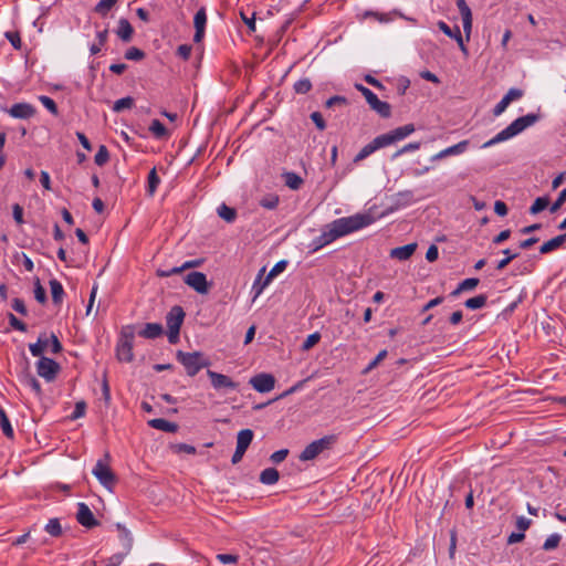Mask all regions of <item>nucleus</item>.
<instances>
[{"mask_svg":"<svg viewBox=\"0 0 566 566\" xmlns=\"http://www.w3.org/2000/svg\"><path fill=\"white\" fill-rule=\"evenodd\" d=\"M39 360L35 364L36 373L45 381L51 382L55 380L61 370L60 365L52 358L45 356H38Z\"/></svg>","mask_w":566,"mask_h":566,"instance_id":"obj_8","label":"nucleus"},{"mask_svg":"<svg viewBox=\"0 0 566 566\" xmlns=\"http://www.w3.org/2000/svg\"><path fill=\"white\" fill-rule=\"evenodd\" d=\"M287 265L286 261H279L269 272V274L264 277V284H270L271 281L281 272L285 270Z\"/></svg>","mask_w":566,"mask_h":566,"instance_id":"obj_41","label":"nucleus"},{"mask_svg":"<svg viewBox=\"0 0 566 566\" xmlns=\"http://www.w3.org/2000/svg\"><path fill=\"white\" fill-rule=\"evenodd\" d=\"M373 222V217L367 213H357L349 217L338 218L322 229L321 237L326 245L338 238L358 231Z\"/></svg>","mask_w":566,"mask_h":566,"instance_id":"obj_1","label":"nucleus"},{"mask_svg":"<svg viewBox=\"0 0 566 566\" xmlns=\"http://www.w3.org/2000/svg\"><path fill=\"white\" fill-rule=\"evenodd\" d=\"M163 334V326L159 323H147L142 331L139 336L148 339H154Z\"/></svg>","mask_w":566,"mask_h":566,"instance_id":"obj_25","label":"nucleus"},{"mask_svg":"<svg viewBox=\"0 0 566 566\" xmlns=\"http://www.w3.org/2000/svg\"><path fill=\"white\" fill-rule=\"evenodd\" d=\"M250 385L259 392H269L274 388L275 378L271 374H258L250 379Z\"/></svg>","mask_w":566,"mask_h":566,"instance_id":"obj_14","label":"nucleus"},{"mask_svg":"<svg viewBox=\"0 0 566 566\" xmlns=\"http://www.w3.org/2000/svg\"><path fill=\"white\" fill-rule=\"evenodd\" d=\"M117 530L120 532V541L123 542V546L125 552L128 553L133 546V537L130 532L122 524H116Z\"/></svg>","mask_w":566,"mask_h":566,"instance_id":"obj_33","label":"nucleus"},{"mask_svg":"<svg viewBox=\"0 0 566 566\" xmlns=\"http://www.w3.org/2000/svg\"><path fill=\"white\" fill-rule=\"evenodd\" d=\"M264 272H265V268H262L259 271V274L252 285V292L254 293V298L259 297L262 294V292L264 291V289L269 285V284H264V279H263Z\"/></svg>","mask_w":566,"mask_h":566,"instance_id":"obj_34","label":"nucleus"},{"mask_svg":"<svg viewBox=\"0 0 566 566\" xmlns=\"http://www.w3.org/2000/svg\"><path fill=\"white\" fill-rule=\"evenodd\" d=\"M4 36L15 50H21L22 40L18 31H7Z\"/></svg>","mask_w":566,"mask_h":566,"instance_id":"obj_46","label":"nucleus"},{"mask_svg":"<svg viewBox=\"0 0 566 566\" xmlns=\"http://www.w3.org/2000/svg\"><path fill=\"white\" fill-rule=\"evenodd\" d=\"M384 147H386V146L382 142L381 136L379 135L376 138H374L369 144L365 145L358 151V154L354 158V161L355 163L361 161L365 158H367L368 156H370L373 153H375L376 150L384 148Z\"/></svg>","mask_w":566,"mask_h":566,"instance_id":"obj_19","label":"nucleus"},{"mask_svg":"<svg viewBox=\"0 0 566 566\" xmlns=\"http://www.w3.org/2000/svg\"><path fill=\"white\" fill-rule=\"evenodd\" d=\"M36 109L29 103H17L13 104L9 109L8 114L13 118L28 119L34 116Z\"/></svg>","mask_w":566,"mask_h":566,"instance_id":"obj_16","label":"nucleus"},{"mask_svg":"<svg viewBox=\"0 0 566 566\" xmlns=\"http://www.w3.org/2000/svg\"><path fill=\"white\" fill-rule=\"evenodd\" d=\"M10 326L20 332H27V325L18 319L12 313L8 315Z\"/></svg>","mask_w":566,"mask_h":566,"instance_id":"obj_59","label":"nucleus"},{"mask_svg":"<svg viewBox=\"0 0 566 566\" xmlns=\"http://www.w3.org/2000/svg\"><path fill=\"white\" fill-rule=\"evenodd\" d=\"M549 200L547 197H538L530 208L532 214H536L547 208Z\"/></svg>","mask_w":566,"mask_h":566,"instance_id":"obj_43","label":"nucleus"},{"mask_svg":"<svg viewBox=\"0 0 566 566\" xmlns=\"http://www.w3.org/2000/svg\"><path fill=\"white\" fill-rule=\"evenodd\" d=\"M502 253L505 255L504 259L500 260L496 264L497 270H503L506 268L511 261L516 259L518 256V253H513L510 249H505L502 251Z\"/></svg>","mask_w":566,"mask_h":566,"instance_id":"obj_47","label":"nucleus"},{"mask_svg":"<svg viewBox=\"0 0 566 566\" xmlns=\"http://www.w3.org/2000/svg\"><path fill=\"white\" fill-rule=\"evenodd\" d=\"M144 57H145L144 51H142L140 49H138L136 46H132L125 52V59H127L129 61H140Z\"/></svg>","mask_w":566,"mask_h":566,"instance_id":"obj_48","label":"nucleus"},{"mask_svg":"<svg viewBox=\"0 0 566 566\" xmlns=\"http://www.w3.org/2000/svg\"><path fill=\"white\" fill-rule=\"evenodd\" d=\"M118 0H101L94 8V11L103 17L107 15L111 9Z\"/></svg>","mask_w":566,"mask_h":566,"instance_id":"obj_40","label":"nucleus"},{"mask_svg":"<svg viewBox=\"0 0 566 566\" xmlns=\"http://www.w3.org/2000/svg\"><path fill=\"white\" fill-rule=\"evenodd\" d=\"M51 295L54 304H61L64 296V289L62 284L56 280H50Z\"/></svg>","mask_w":566,"mask_h":566,"instance_id":"obj_29","label":"nucleus"},{"mask_svg":"<svg viewBox=\"0 0 566 566\" xmlns=\"http://www.w3.org/2000/svg\"><path fill=\"white\" fill-rule=\"evenodd\" d=\"M45 531L54 536L57 537L62 534V527L57 518H51L48 524L45 525Z\"/></svg>","mask_w":566,"mask_h":566,"instance_id":"obj_45","label":"nucleus"},{"mask_svg":"<svg viewBox=\"0 0 566 566\" xmlns=\"http://www.w3.org/2000/svg\"><path fill=\"white\" fill-rule=\"evenodd\" d=\"M480 280L476 279V277H469V279H465L463 280L459 285L458 287L451 292V295L452 296H457L459 295L461 292H464V291H472L474 290L478 284H479Z\"/></svg>","mask_w":566,"mask_h":566,"instance_id":"obj_31","label":"nucleus"},{"mask_svg":"<svg viewBox=\"0 0 566 566\" xmlns=\"http://www.w3.org/2000/svg\"><path fill=\"white\" fill-rule=\"evenodd\" d=\"M117 36L124 42H129L134 34V29L127 19H119L118 28L116 30Z\"/></svg>","mask_w":566,"mask_h":566,"instance_id":"obj_23","label":"nucleus"},{"mask_svg":"<svg viewBox=\"0 0 566 566\" xmlns=\"http://www.w3.org/2000/svg\"><path fill=\"white\" fill-rule=\"evenodd\" d=\"M39 101L51 114L57 115V106L51 97L41 95L39 96Z\"/></svg>","mask_w":566,"mask_h":566,"instance_id":"obj_50","label":"nucleus"},{"mask_svg":"<svg viewBox=\"0 0 566 566\" xmlns=\"http://www.w3.org/2000/svg\"><path fill=\"white\" fill-rule=\"evenodd\" d=\"M133 339H134V335L133 334H125L120 338V340H119V343L117 345V348H116L117 358L120 361L129 363V361L133 360V358H134V355H133Z\"/></svg>","mask_w":566,"mask_h":566,"instance_id":"obj_13","label":"nucleus"},{"mask_svg":"<svg viewBox=\"0 0 566 566\" xmlns=\"http://www.w3.org/2000/svg\"><path fill=\"white\" fill-rule=\"evenodd\" d=\"M319 339H321V335L317 332L308 335L306 337V339L304 340V343L302 344V349L303 350L311 349L313 346H315L319 342Z\"/></svg>","mask_w":566,"mask_h":566,"instance_id":"obj_54","label":"nucleus"},{"mask_svg":"<svg viewBox=\"0 0 566 566\" xmlns=\"http://www.w3.org/2000/svg\"><path fill=\"white\" fill-rule=\"evenodd\" d=\"M185 283L193 289L199 294H207L209 292V283L207 276L202 272H190L185 276Z\"/></svg>","mask_w":566,"mask_h":566,"instance_id":"obj_11","label":"nucleus"},{"mask_svg":"<svg viewBox=\"0 0 566 566\" xmlns=\"http://www.w3.org/2000/svg\"><path fill=\"white\" fill-rule=\"evenodd\" d=\"M34 297L41 304L45 303L46 301V292L39 282L36 283L34 289Z\"/></svg>","mask_w":566,"mask_h":566,"instance_id":"obj_63","label":"nucleus"},{"mask_svg":"<svg viewBox=\"0 0 566 566\" xmlns=\"http://www.w3.org/2000/svg\"><path fill=\"white\" fill-rule=\"evenodd\" d=\"M538 119H539V115L533 114V113L514 119L507 127L502 129L490 140L485 142L482 145V148H489L493 145H496L499 143H502V142H505V140H509V139L515 137L516 135H518L526 128H528L532 125H534L535 123H537Z\"/></svg>","mask_w":566,"mask_h":566,"instance_id":"obj_2","label":"nucleus"},{"mask_svg":"<svg viewBox=\"0 0 566 566\" xmlns=\"http://www.w3.org/2000/svg\"><path fill=\"white\" fill-rule=\"evenodd\" d=\"M311 119L319 130H324L326 128L325 120L319 112H313L311 114Z\"/></svg>","mask_w":566,"mask_h":566,"instance_id":"obj_62","label":"nucleus"},{"mask_svg":"<svg viewBox=\"0 0 566 566\" xmlns=\"http://www.w3.org/2000/svg\"><path fill=\"white\" fill-rule=\"evenodd\" d=\"M488 297L484 294L476 295L474 297L468 298L464 305L470 310H479L482 308L486 304Z\"/></svg>","mask_w":566,"mask_h":566,"instance_id":"obj_37","label":"nucleus"},{"mask_svg":"<svg viewBox=\"0 0 566 566\" xmlns=\"http://www.w3.org/2000/svg\"><path fill=\"white\" fill-rule=\"evenodd\" d=\"M287 454H289L287 449H281V450H277L274 453H272L270 459L273 463L277 464V463H281L282 461H284L285 458L287 457Z\"/></svg>","mask_w":566,"mask_h":566,"instance_id":"obj_61","label":"nucleus"},{"mask_svg":"<svg viewBox=\"0 0 566 566\" xmlns=\"http://www.w3.org/2000/svg\"><path fill=\"white\" fill-rule=\"evenodd\" d=\"M457 7L460 11L463 24V31L467 40H470L472 32V12L465 0H455Z\"/></svg>","mask_w":566,"mask_h":566,"instance_id":"obj_15","label":"nucleus"},{"mask_svg":"<svg viewBox=\"0 0 566 566\" xmlns=\"http://www.w3.org/2000/svg\"><path fill=\"white\" fill-rule=\"evenodd\" d=\"M524 95V92L520 88L512 87L507 91V93L503 96L507 99V102L512 103L514 101H517L522 98Z\"/></svg>","mask_w":566,"mask_h":566,"instance_id":"obj_57","label":"nucleus"},{"mask_svg":"<svg viewBox=\"0 0 566 566\" xmlns=\"http://www.w3.org/2000/svg\"><path fill=\"white\" fill-rule=\"evenodd\" d=\"M134 106V98L130 96H126L117 99L113 105V111L116 113H120L124 109H130Z\"/></svg>","mask_w":566,"mask_h":566,"instance_id":"obj_39","label":"nucleus"},{"mask_svg":"<svg viewBox=\"0 0 566 566\" xmlns=\"http://www.w3.org/2000/svg\"><path fill=\"white\" fill-rule=\"evenodd\" d=\"M206 23H207L206 9L201 8L196 12L195 18H193V24H195V29H196V32L193 35L195 42H200L202 40V38L205 35Z\"/></svg>","mask_w":566,"mask_h":566,"instance_id":"obj_20","label":"nucleus"},{"mask_svg":"<svg viewBox=\"0 0 566 566\" xmlns=\"http://www.w3.org/2000/svg\"><path fill=\"white\" fill-rule=\"evenodd\" d=\"M280 198L277 195L269 193L260 199V206L268 210H273L277 207Z\"/></svg>","mask_w":566,"mask_h":566,"instance_id":"obj_38","label":"nucleus"},{"mask_svg":"<svg viewBox=\"0 0 566 566\" xmlns=\"http://www.w3.org/2000/svg\"><path fill=\"white\" fill-rule=\"evenodd\" d=\"M355 87L364 95L371 109L381 117L387 118L391 115V107L387 102L380 101L374 92L361 84H355Z\"/></svg>","mask_w":566,"mask_h":566,"instance_id":"obj_7","label":"nucleus"},{"mask_svg":"<svg viewBox=\"0 0 566 566\" xmlns=\"http://www.w3.org/2000/svg\"><path fill=\"white\" fill-rule=\"evenodd\" d=\"M126 554L127 553L125 552L112 555L109 558L106 559L105 566H119L123 563Z\"/></svg>","mask_w":566,"mask_h":566,"instance_id":"obj_58","label":"nucleus"},{"mask_svg":"<svg viewBox=\"0 0 566 566\" xmlns=\"http://www.w3.org/2000/svg\"><path fill=\"white\" fill-rule=\"evenodd\" d=\"M86 410V403L84 401H77L75 403V408L71 415L72 420H76L78 418H82L85 415Z\"/></svg>","mask_w":566,"mask_h":566,"instance_id":"obj_55","label":"nucleus"},{"mask_svg":"<svg viewBox=\"0 0 566 566\" xmlns=\"http://www.w3.org/2000/svg\"><path fill=\"white\" fill-rule=\"evenodd\" d=\"M439 29L449 38L454 39L460 48V50L468 55V49L464 44L460 28L455 25L453 29L450 28L446 22L439 21L438 22Z\"/></svg>","mask_w":566,"mask_h":566,"instance_id":"obj_18","label":"nucleus"},{"mask_svg":"<svg viewBox=\"0 0 566 566\" xmlns=\"http://www.w3.org/2000/svg\"><path fill=\"white\" fill-rule=\"evenodd\" d=\"M253 436L251 429L240 430L237 436V447L247 451L253 440Z\"/></svg>","mask_w":566,"mask_h":566,"instance_id":"obj_27","label":"nucleus"},{"mask_svg":"<svg viewBox=\"0 0 566 566\" xmlns=\"http://www.w3.org/2000/svg\"><path fill=\"white\" fill-rule=\"evenodd\" d=\"M109 159V153L105 145H101L98 147L97 153L95 154L94 161L97 166H104Z\"/></svg>","mask_w":566,"mask_h":566,"instance_id":"obj_42","label":"nucleus"},{"mask_svg":"<svg viewBox=\"0 0 566 566\" xmlns=\"http://www.w3.org/2000/svg\"><path fill=\"white\" fill-rule=\"evenodd\" d=\"M419 148H420V143H418V142L409 143V144L405 145L402 148H400L399 150H397L394 154L392 158H397L405 153L418 150Z\"/></svg>","mask_w":566,"mask_h":566,"instance_id":"obj_56","label":"nucleus"},{"mask_svg":"<svg viewBox=\"0 0 566 566\" xmlns=\"http://www.w3.org/2000/svg\"><path fill=\"white\" fill-rule=\"evenodd\" d=\"M279 471L274 468L264 469L260 474V481L263 484L272 485L279 481Z\"/></svg>","mask_w":566,"mask_h":566,"instance_id":"obj_30","label":"nucleus"},{"mask_svg":"<svg viewBox=\"0 0 566 566\" xmlns=\"http://www.w3.org/2000/svg\"><path fill=\"white\" fill-rule=\"evenodd\" d=\"M218 216L227 222H233L237 218L235 209L221 203L217 209Z\"/></svg>","mask_w":566,"mask_h":566,"instance_id":"obj_32","label":"nucleus"},{"mask_svg":"<svg viewBox=\"0 0 566 566\" xmlns=\"http://www.w3.org/2000/svg\"><path fill=\"white\" fill-rule=\"evenodd\" d=\"M171 450L175 453H187V454H195L197 451L193 446L187 444V443H175L171 446Z\"/></svg>","mask_w":566,"mask_h":566,"instance_id":"obj_49","label":"nucleus"},{"mask_svg":"<svg viewBox=\"0 0 566 566\" xmlns=\"http://www.w3.org/2000/svg\"><path fill=\"white\" fill-rule=\"evenodd\" d=\"M413 124H407L405 126H400L395 128L394 130L380 135L385 146H389L395 144L396 142L402 140L415 132Z\"/></svg>","mask_w":566,"mask_h":566,"instance_id":"obj_12","label":"nucleus"},{"mask_svg":"<svg viewBox=\"0 0 566 566\" xmlns=\"http://www.w3.org/2000/svg\"><path fill=\"white\" fill-rule=\"evenodd\" d=\"M96 479L106 488H111L115 482V475L109 465L104 460H98L92 471Z\"/></svg>","mask_w":566,"mask_h":566,"instance_id":"obj_9","label":"nucleus"},{"mask_svg":"<svg viewBox=\"0 0 566 566\" xmlns=\"http://www.w3.org/2000/svg\"><path fill=\"white\" fill-rule=\"evenodd\" d=\"M282 179L284 180L285 186L291 190H298L304 184L303 178L293 171H284L282 174Z\"/></svg>","mask_w":566,"mask_h":566,"instance_id":"obj_24","label":"nucleus"},{"mask_svg":"<svg viewBox=\"0 0 566 566\" xmlns=\"http://www.w3.org/2000/svg\"><path fill=\"white\" fill-rule=\"evenodd\" d=\"M149 130L156 138H164L168 134L166 126L159 119L151 120Z\"/></svg>","mask_w":566,"mask_h":566,"instance_id":"obj_35","label":"nucleus"},{"mask_svg":"<svg viewBox=\"0 0 566 566\" xmlns=\"http://www.w3.org/2000/svg\"><path fill=\"white\" fill-rule=\"evenodd\" d=\"M148 426L161 430L165 432H175L177 430V424L174 422H170L163 418H156L148 421Z\"/></svg>","mask_w":566,"mask_h":566,"instance_id":"obj_26","label":"nucleus"},{"mask_svg":"<svg viewBox=\"0 0 566 566\" xmlns=\"http://www.w3.org/2000/svg\"><path fill=\"white\" fill-rule=\"evenodd\" d=\"M565 242H566V232L544 242L539 247V253L541 254L551 253V252L559 249Z\"/></svg>","mask_w":566,"mask_h":566,"instance_id":"obj_22","label":"nucleus"},{"mask_svg":"<svg viewBox=\"0 0 566 566\" xmlns=\"http://www.w3.org/2000/svg\"><path fill=\"white\" fill-rule=\"evenodd\" d=\"M77 522L87 527L92 528L98 524L95 520L91 509L83 502L77 504V513H76Z\"/></svg>","mask_w":566,"mask_h":566,"instance_id":"obj_17","label":"nucleus"},{"mask_svg":"<svg viewBox=\"0 0 566 566\" xmlns=\"http://www.w3.org/2000/svg\"><path fill=\"white\" fill-rule=\"evenodd\" d=\"M337 438L334 434L325 436L318 440H315L307 444L305 449L300 454L301 461H310L319 455L323 451L329 449L335 442Z\"/></svg>","mask_w":566,"mask_h":566,"instance_id":"obj_6","label":"nucleus"},{"mask_svg":"<svg viewBox=\"0 0 566 566\" xmlns=\"http://www.w3.org/2000/svg\"><path fill=\"white\" fill-rule=\"evenodd\" d=\"M159 177L157 176L156 169L153 168L148 175V191L150 195H154L156 191L158 185H159Z\"/></svg>","mask_w":566,"mask_h":566,"instance_id":"obj_52","label":"nucleus"},{"mask_svg":"<svg viewBox=\"0 0 566 566\" xmlns=\"http://www.w3.org/2000/svg\"><path fill=\"white\" fill-rule=\"evenodd\" d=\"M417 249V243H409L402 247L394 248L390 251V258L399 260V261H406L412 256Z\"/></svg>","mask_w":566,"mask_h":566,"instance_id":"obj_21","label":"nucleus"},{"mask_svg":"<svg viewBox=\"0 0 566 566\" xmlns=\"http://www.w3.org/2000/svg\"><path fill=\"white\" fill-rule=\"evenodd\" d=\"M0 427L6 437H8V438L13 437V428H12V426L7 417V413L2 407H0Z\"/></svg>","mask_w":566,"mask_h":566,"instance_id":"obj_36","label":"nucleus"},{"mask_svg":"<svg viewBox=\"0 0 566 566\" xmlns=\"http://www.w3.org/2000/svg\"><path fill=\"white\" fill-rule=\"evenodd\" d=\"M293 87H294L295 93H297V94H306L312 88V82L310 81V78L304 77V78H301V80L296 81L294 83Z\"/></svg>","mask_w":566,"mask_h":566,"instance_id":"obj_44","label":"nucleus"},{"mask_svg":"<svg viewBox=\"0 0 566 566\" xmlns=\"http://www.w3.org/2000/svg\"><path fill=\"white\" fill-rule=\"evenodd\" d=\"M177 359L185 367L187 375L190 377L196 376L200 369L210 365V361L199 352L185 353L179 350L177 353Z\"/></svg>","mask_w":566,"mask_h":566,"instance_id":"obj_3","label":"nucleus"},{"mask_svg":"<svg viewBox=\"0 0 566 566\" xmlns=\"http://www.w3.org/2000/svg\"><path fill=\"white\" fill-rule=\"evenodd\" d=\"M559 542H560V535L559 534H552L544 542L543 549L544 551L555 549L558 546Z\"/></svg>","mask_w":566,"mask_h":566,"instance_id":"obj_51","label":"nucleus"},{"mask_svg":"<svg viewBox=\"0 0 566 566\" xmlns=\"http://www.w3.org/2000/svg\"><path fill=\"white\" fill-rule=\"evenodd\" d=\"M185 312L181 306H174L166 316V325L168 328V342L176 344L179 340L180 327L184 323Z\"/></svg>","mask_w":566,"mask_h":566,"instance_id":"obj_4","label":"nucleus"},{"mask_svg":"<svg viewBox=\"0 0 566 566\" xmlns=\"http://www.w3.org/2000/svg\"><path fill=\"white\" fill-rule=\"evenodd\" d=\"M468 146H469V140L465 139V140H461L460 143H458L455 145H452L450 147L442 149L441 153L444 156V158H447L449 156H458V155L463 154L468 149Z\"/></svg>","mask_w":566,"mask_h":566,"instance_id":"obj_28","label":"nucleus"},{"mask_svg":"<svg viewBox=\"0 0 566 566\" xmlns=\"http://www.w3.org/2000/svg\"><path fill=\"white\" fill-rule=\"evenodd\" d=\"M207 375L210 378L211 386L216 390H235L238 382L233 381L229 376L208 369Z\"/></svg>","mask_w":566,"mask_h":566,"instance_id":"obj_10","label":"nucleus"},{"mask_svg":"<svg viewBox=\"0 0 566 566\" xmlns=\"http://www.w3.org/2000/svg\"><path fill=\"white\" fill-rule=\"evenodd\" d=\"M48 349L52 354H59L62 350V344L53 333L49 337L46 334H41L36 343L29 345V350L32 356H43V353Z\"/></svg>","mask_w":566,"mask_h":566,"instance_id":"obj_5","label":"nucleus"},{"mask_svg":"<svg viewBox=\"0 0 566 566\" xmlns=\"http://www.w3.org/2000/svg\"><path fill=\"white\" fill-rule=\"evenodd\" d=\"M12 308L20 313L21 315H27L28 314V310H27V306L24 304V301L19 298V297H15L12 300V304H11Z\"/></svg>","mask_w":566,"mask_h":566,"instance_id":"obj_60","label":"nucleus"},{"mask_svg":"<svg viewBox=\"0 0 566 566\" xmlns=\"http://www.w3.org/2000/svg\"><path fill=\"white\" fill-rule=\"evenodd\" d=\"M566 201V188L562 190L555 200V202L551 206V212L557 211Z\"/></svg>","mask_w":566,"mask_h":566,"instance_id":"obj_64","label":"nucleus"},{"mask_svg":"<svg viewBox=\"0 0 566 566\" xmlns=\"http://www.w3.org/2000/svg\"><path fill=\"white\" fill-rule=\"evenodd\" d=\"M387 355L388 352L386 349L380 350L378 355L365 368L364 374H367L371 371L374 368H376L379 365V363L387 357Z\"/></svg>","mask_w":566,"mask_h":566,"instance_id":"obj_53","label":"nucleus"}]
</instances>
